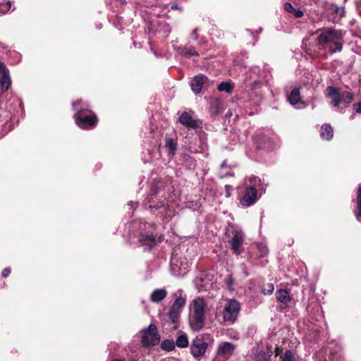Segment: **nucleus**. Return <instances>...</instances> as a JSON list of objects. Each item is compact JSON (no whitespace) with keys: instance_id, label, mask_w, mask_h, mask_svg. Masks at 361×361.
I'll list each match as a JSON object with an SVG mask.
<instances>
[{"instance_id":"obj_1","label":"nucleus","mask_w":361,"mask_h":361,"mask_svg":"<svg viewBox=\"0 0 361 361\" xmlns=\"http://www.w3.org/2000/svg\"><path fill=\"white\" fill-rule=\"evenodd\" d=\"M263 186L259 178L250 176L245 178L243 183L238 188V200L244 207L255 204L262 193Z\"/></svg>"},{"instance_id":"obj_34","label":"nucleus","mask_w":361,"mask_h":361,"mask_svg":"<svg viewBox=\"0 0 361 361\" xmlns=\"http://www.w3.org/2000/svg\"><path fill=\"white\" fill-rule=\"evenodd\" d=\"M353 99V94L349 92H344L341 94V100L347 104H350Z\"/></svg>"},{"instance_id":"obj_3","label":"nucleus","mask_w":361,"mask_h":361,"mask_svg":"<svg viewBox=\"0 0 361 361\" xmlns=\"http://www.w3.org/2000/svg\"><path fill=\"white\" fill-rule=\"evenodd\" d=\"M222 310L218 309L219 314L222 315L223 322L225 324H233L238 319L240 304L235 299H226Z\"/></svg>"},{"instance_id":"obj_2","label":"nucleus","mask_w":361,"mask_h":361,"mask_svg":"<svg viewBox=\"0 0 361 361\" xmlns=\"http://www.w3.org/2000/svg\"><path fill=\"white\" fill-rule=\"evenodd\" d=\"M206 307V302L202 298L197 297L191 302L190 325L193 330L198 331L204 327Z\"/></svg>"},{"instance_id":"obj_8","label":"nucleus","mask_w":361,"mask_h":361,"mask_svg":"<svg viewBox=\"0 0 361 361\" xmlns=\"http://www.w3.org/2000/svg\"><path fill=\"white\" fill-rule=\"evenodd\" d=\"M208 348V343L202 336H196L191 343L190 353L192 356L199 359L204 356Z\"/></svg>"},{"instance_id":"obj_33","label":"nucleus","mask_w":361,"mask_h":361,"mask_svg":"<svg viewBox=\"0 0 361 361\" xmlns=\"http://www.w3.org/2000/svg\"><path fill=\"white\" fill-rule=\"evenodd\" d=\"M343 39H337L336 42H334L333 44H334V47H331L329 48V51L331 54L341 51L343 48Z\"/></svg>"},{"instance_id":"obj_12","label":"nucleus","mask_w":361,"mask_h":361,"mask_svg":"<svg viewBox=\"0 0 361 361\" xmlns=\"http://www.w3.org/2000/svg\"><path fill=\"white\" fill-rule=\"evenodd\" d=\"M159 193L158 189L154 190L152 188L151 192L148 195L147 197L144 200L145 206L148 205L149 209L154 208L156 209L163 208L165 209V204L161 203H157L155 201V196Z\"/></svg>"},{"instance_id":"obj_32","label":"nucleus","mask_w":361,"mask_h":361,"mask_svg":"<svg viewBox=\"0 0 361 361\" xmlns=\"http://www.w3.org/2000/svg\"><path fill=\"white\" fill-rule=\"evenodd\" d=\"M12 7V2L11 1H0V12L1 13H6Z\"/></svg>"},{"instance_id":"obj_49","label":"nucleus","mask_w":361,"mask_h":361,"mask_svg":"<svg viewBox=\"0 0 361 361\" xmlns=\"http://www.w3.org/2000/svg\"><path fill=\"white\" fill-rule=\"evenodd\" d=\"M226 188H227V190H229V186L228 185H226Z\"/></svg>"},{"instance_id":"obj_20","label":"nucleus","mask_w":361,"mask_h":361,"mask_svg":"<svg viewBox=\"0 0 361 361\" xmlns=\"http://www.w3.org/2000/svg\"><path fill=\"white\" fill-rule=\"evenodd\" d=\"M320 136L322 139L330 140L334 136V131L330 125L324 124L321 127Z\"/></svg>"},{"instance_id":"obj_6","label":"nucleus","mask_w":361,"mask_h":361,"mask_svg":"<svg viewBox=\"0 0 361 361\" xmlns=\"http://www.w3.org/2000/svg\"><path fill=\"white\" fill-rule=\"evenodd\" d=\"M245 240V235L243 231L237 227H233L228 243L233 254L238 255L243 252V244Z\"/></svg>"},{"instance_id":"obj_18","label":"nucleus","mask_w":361,"mask_h":361,"mask_svg":"<svg viewBox=\"0 0 361 361\" xmlns=\"http://www.w3.org/2000/svg\"><path fill=\"white\" fill-rule=\"evenodd\" d=\"M167 294L165 288L155 289L150 295V300L154 303H159L166 298Z\"/></svg>"},{"instance_id":"obj_19","label":"nucleus","mask_w":361,"mask_h":361,"mask_svg":"<svg viewBox=\"0 0 361 361\" xmlns=\"http://www.w3.org/2000/svg\"><path fill=\"white\" fill-rule=\"evenodd\" d=\"M73 107L74 111H75V114H85L87 111H89L88 104L82 101L81 99L77 100L76 102H73Z\"/></svg>"},{"instance_id":"obj_23","label":"nucleus","mask_w":361,"mask_h":361,"mask_svg":"<svg viewBox=\"0 0 361 361\" xmlns=\"http://www.w3.org/2000/svg\"><path fill=\"white\" fill-rule=\"evenodd\" d=\"M356 202L357 207L354 213L357 221L361 222V184L357 188Z\"/></svg>"},{"instance_id":"obj_47","label":"nucleus","mask_w":361,"mask_h":361,"mask_svg":"<svg viewBox=\"0 0 361 361\" xmlns=\"http://www.w3.org/2000/svg\"><path fill=\"white\" fill-rule=\"evenodd\" d=\"M122 4H126V1L125 0H121Z\"/></svg>"},{"instance_id":"obj_10","label":"nucleus","mask_w":361,"mask_h":361,"mask_svg":"<svg viewBox=\"0 0 361 361\" xmlns=\"http://www.w3.org/2000/svg\"><path fill=\"white\" fill-rule=\"evenodd\" d=\"M235 345L231 342H221L218 345L216 357L225 361L228 360L235 350Z\"/></svg>"},{"instance_id":"obj_40","label":"nucleus","mask_w":361,"mask_h":361,"mask_svg":"<svg viewBox=\"0 0 361 361\" xmlns=\"http://www.w3.org/2000/svg\"><path fill=\"white\" fill-rule=\"evenodd\" d=\"M197 29H195L192 33L190 34V38L192 39L193 40H197Z\"/></svg>"},{"instance_id":"obj_11","label":"nucleus","mask_w":361,"mask_h":361,"mask_svg":"<svg viewBox=\"0 0 361 361\" xmlns=\"http://www.w3.org/2000/svg\"><path fill=\"white\" fill-rule=\"evenodd\" d=\"M179 122L188 128L195 129L200 126L199 121L195 119L188 112H183L179 116Z\"/></svg>"},{"instance_id":"obj_16","label":"nucleus","mask_w":361,"mask_h":361,"mask_svg":"<svg viewBox=\"0 0 361 361\" xmlns=\"http://www.w3.org/2000/svg\"><path fill=\"white\" fill-rule=\"evenodd\" d=\"M328 97L331 99V104L333 106H337L341 101V94L338 88L334 87H328Z\"/></svg>"},{"instance_id":"obj_48","label":"nucleus","mask_w":361,"mask_h":361,"mask_svg":"<svg viewBox=\"0 0 361 361\" xmlns=\"http://www.w3.org/2000/svg\"><path fill=\"white\" fill-rule=\"evenodd\" d=\"M113 361H123V360H122L116 359V360H114Z\"/></svg>"},{"instance_id":"obj_22","label":"nucleus","mask_w":361,"mask_h":361,"mask_svg":"<svg viewBox=\"0 0 361 361\" xmlns=\"http://www.w3.org/2000/svg\"><path fill=\"white\" fill-rule=\"evenodd\" d=\"M176 50L178 54L185 56V57H190L192 56H197L198 53L195 50V47H178Z\"/></svg>"},{"instance_id":"obj_35","label":"nucleus","mask_w":361,"mask_h":361,"mask_svg":"<svg viewBox=\"0 0 361 361\" xmlns=\"http://www.w3.org/2000/svg\"><path fill=\"white\" fill-rule=\"evenodd\" d=\"M281 361H293L294 355L291 350H286L284 355L281 357Z\"/></svg>"},{"instance_id":"obj_15","label":"nucleus","mask_w":361,"mask_h":361,"mask_svg":"<svg viewBox=\"0 0 361 361\" xmlns=\"http://www.w3.org/2000/svg\"><path fill=\"white\" fill-rule=\"evenodd\" d=\"M173 296L174 302L172 306L183 310L186 303V295L183 293L182 290L179 289L173 294Z\"/></svg>"},{"instance_id":"obj_31","label":"nucleus","mask_w":361,"mask_h":361,"mask_svg":"<svg viewBox=\"0 0 361 361\" xmlns=\"http://www.w3.org/2000/svg\"><path fill=\"white\" fill-rule=\"evenodd\" d=\"M157 30L167 35L171 32V28L166 22L159 21L158 23Z\"/></svg>"},{"instance_id":"obj_24","label":"nucleus","mask_w":361,"mask_h":361,"mask_svg":"<svg viewBox=\"0 0 361 361\" xmlns=\"http://www.w3.org/2000/svg\"><path fill=\"white\" fill-rule=\"evenodd\" d=\"M188 345L189 341L187 334L183 332L180 333L175 341V345L180 348H185Z\"/></svg>"},{"instance_id":"obj_29","label":"nucleus","mask_w":361,"mask_h":361,"mask_svg":"<svg viewBox=\"0 0 361 361\" xmlns=\"http://www.w3.org/2000/svg\"><path fill=\"white\" fill-rule=\"evenodd\" d=\"M175 347V341L173 339H165L161 343V348L166 351H171Z\"/></svg>"},{"instance_id":"obj_30","label":"nucleus","mask_w":361,"mask_h":361,"mask_svg":"<svg viewBox=\"0 0 361 361\" xmlns=\"http://www.w3.org/2000/svg\"><path fill=\"white\" fill-rule=\"evenodd\" d=\"M233 86L229 81L221 82L218 86V90L219 92H225L227 93L232 92Z\"/></svg>"},{"instance_id":"obj_25","label":"nucleus","mask_w":361,"mask_h":361,"mask_svg":"<svg viewBox=\"0 0 361 361\" xmlns=\"http://www.w3.org/2000/svg\"><path fill=\"white\" fill-rule=\"evenodd\" d=\"M11 81L8 75V72H4L0 78V86L3 92L8 90L11 85Z\"/></svg>"},{"instance_id":"obj_41","label":"nucleus","mask_w":361,"mask_h":361,"mask_svg":"<svg viewBox=\"0 0 361 361\" xmlns=\"http://www.w3.org/2000/svg\"><path fill=\"white\" fill-rule=\"evenodd\" d=\"M11 273V269L9 268H5L2 271L3 277H7Z\"/></svg>"},{"instance_id":"obj_9","label":"nucleus","mask_w":361,"mask_h":361,"mask_svg":"<svg viewBox=\"0 0 361 361\" xmlns=\"http://www.w3.org/2000/svg\"><path fill=\"white\" fill-rule=\"evenodd\" d=\"M75 123L78 127L83 129L94 127L97 121L94 114H78L74 115Z\"/></svg>"},{"instance_id":"obj_7","label":"nucleus","mask_w":361,"mask_h":361,"mask_svg":"<svg viewBox=\"0 0 361 361\" xmlns=\"http://www.w3.org/2000/svg\"><path fill=\"white\" fill-rule=\"evenodd\" d=\"M190 265L185 258L173 256L171 259V272L176 276H184Z\"/></svg>"},{"instance_id":"obj_45","label":"nucleus","mask_w":361,"mask_h":361,"mask_svg":"<svg viewBox=\"0 0 361 361\" xmlns=\"http://www.w3.org/2000/svg\"><path fill=\"white\" fill-rule=\"evenodd\" d=\"M226 176H227V174H226V173H224V174H221V175H219V176H220L221 178H224V177H226Z\"/></svg>"},{"instance_id":"obj_44","label":"nucleus","mask_w":361,"mask_h":361,"mask_svg":"<svg viewBox=\"0 0 361 361\" xmlns=\"http://www.w3.org/2000/svg\"><path fill=\"white\" fill-rule=\"evenodd\" d=\"M226 161H224L221 164V168H224V167H226Z\"/></svg>"},{"instance_id":"obj_28","label":"nucleus","mask_w":361,"mask_h":361,"mask_svg":"<svg viewBox=\"0 0 361 361\" xmlns=\"http://www.w3.org/2000/svg\"><path fill=\"white\" fill-rule=\"evenodd\" d=\"M182 310L178 309L171 305L169 312V318L173 322L175 323L180 317V314Z\"/></svg>"},{"instance_id":"obj_13","label":"nucleus","mask_w":361,"mask_h":361,"mask_svg":"<svg viewBox=\"0 0 361 361\" xmlns=\"http://www.w3.org/2000/svg\"><path fill=\"white\" fill-rule=\"evenodd\" d=\"M290 104L297 109H302L305 106V103L301 100L299 88H294L288 96Z\"/></svg>"},{"instance_id":"obj_42","label":"nucleus","mask_w":361,"mask_h":361,"mask_svg":"<svg viewBox=\"0 0 361 361\" xmlns=\"http://www.w3.org/2000/svg\"><path fill=\"white\" fill-rule=\"evenodd\" d=\"M2 72L4 74V72H8V70L5 68V66L3 63L0 62V73Z\"/></svg>"},{"instance_id":"obj_26","label":"nucleus","mask_w":361,"mask_h":361,"mask_svg":"<svg viewBox=\"0 0 361 361\" xmlns=\"http://www.w3.org/2000/svg\"><path fill=\"white\" fill-rule=\"evenodd\" d=\"M276 297L279 301L281 302L283 304H288L290 300V298L288 293L283 289L277 290L276 292Z\"/></svg>"},{"instance_id":"obj_50","label":"nucleus","mask_w":361,"mask_h":361,"mask_svg":"<svg viewBox=\"0 0 361 361\" xmlns=\"http://www.w3.org/2000/svg\"><path fill=\"white\" fill-rule=\"evenodd\" d=\"M226 188H227V190H229V186L228 185H226Z\"/></svg>"},{"instance_id":"obj_43","label":"nucleus","mask_w":361,"mask_h":361,"mask_svg":"<svg viewBox=\"0 0 361 361\" xmlns=\"http://www.w3.org/2000/svg\"><path fill=\"white\" fill-rule=\"evenodd\" d=\"M228 335H229V336H230L231 338H234V339L238 340V339L239 338V335H238V333H236V332H234V334H233V335L231 334V333H228Z\"/></svg>"},{"instance_id":"obj_4","label":"nucleus","mask_w":361,"mask_h":361,"mask_svg":"<svg viewBox=\"0 0 361 361\" xmlns=\"http://www.w3.org/2000/svg\"><path fill=\"white\" fill-rule=\"evenodd\" d=\"M344 33L339 30L327 28L323 30L317 38V44L319 47L328 43H334L337 39H343Z\"/></svg>"},{"instance_id":"obj_37","label":"nucleus","mask_w":361,"mask_h":361,"mask_svg":"<svg viewBox=\"0 0 361 361\" xmlns=\"http://www.w3.org/2000/svg\"><path fill=\"white\" fill-rule=\"evenodd\" d=\"M332 11L334 13L341 16H344V13H345V9L343 7H339L336 5H333L332 6Z\"/></svg>"},{"instance_id":"obj_5","label":"nucleus","mask_w":361,"mask_h":361,"mask_svg":"<svg viewBox=\"0 0 361 361\" xmlns=\"http://www.w3.org/2000/svg\"><path fill=\"white\" fill-rule=\"evenodd\" d=\"M141 334V342L145 347L156 345L160 341L157 328L154 324H150L148 328L143 329Z\"/></svg>"},{"instance_id":"obj_38","label":"nucleus","mask_w":361,"mask_h":361,"mask_svg":"<svg viewBox=\"0 0 361 361\" xmlns=\"http://www.w3.org/2000/svg\"><path fill=\"white\" fill-rule=\"evenodd\" d=\"M267 290H266L265 288L264 289V293H266V291H267V293H271L273 291H274V284L272 283H268L267 285Z\"/></svg>"},{"instance_id":"obj_14","label":"nucleus","mask_w":361,"mask_h":361,"mask_svg":"<svg viewBox=\"0 0 361 361\" xmlns=\"http://www.w3.org/2000/svg\"><path fill=\"white\" fill-rule=\"evenodd\" d=\"M138 243L140 246L146 247V248L151 249L154 247L157 241L153 236L152 233L142 234L138 238Z\"/></svg>"},{"instance_id":"obj_36","label":"nucleus","mask_w":361,"mask_h":361,"mask_svg":"<svg viewBox=\"0 0 361 361\" xmlns=\"http://www.w3.org/2000/svg\"><path fill=\"white\" fill-rule=\"evenodd\" d=\"M257 248L259 252V256L261 257H263L266 256L268 253V249L267 247L264 244H259L257 245Z\"/></svg>"},{"instance_id":"obj_46","label":"nucleus","mask_w":361,"mask_h":361,"mask_svg":"<svg viewBox=\"0 0 361 361\" xmlns=\"http://www.w3.org/2000/svg\"><path fill=\"white\" fill-rule=\"evenodd\" d=\"M133 204V202L130 201L128 203V205L130 207H132Z\"/></svg>"},{"instance_id":"obj_27","label":"nucleus","mask_w":361,"mask_h":361,"mask_svg":"<svg viewBox=\"0 0 361 361\" xmlns=\"http://www.w3.org/2000/svg\"><path fill=\"white\" fill-rule=\"evenodd\" d=\"M284 8L288 13H292L294 17L297 18L303 16V12L300 10L295 9L290 3H286Z\"/></svg>"},{"instance_id":"obj_21","label":"nucleus","mask_w":361,"mask_h":361,"mask_svg":"<svg viewBox=\"0 0 361 361\" xmlns=\"http://www.w3.org/2000/svg\"><path fill=\"white\" fill-rule=\"evenodd\" d=\"M177 140L172 137L166 138V147L168 149V154L173 157L177 150Z\"/></svg>"},{"instance_id":"obj_39","label":"nucleus","mask_w":361,"mask_h":361,"mask_svg":"<svg viewBox=\"0 0 361 361\" xmlns=\"http://www.w3.org/2000/svg\"><path fill=\"white\" fill-rule=\"evenodd\" d=\"M353 109L357 113L361 114V102L354 104Z\"/></svg>"},{"instance_id":"obj_17","label":"nucleus","mask_w":361,"mask_h":361,"mask_svg":"<svg viewBox=\"0 0 361 361\" xmlns=\"http://www.w3.org/2000/svg\"><path fill=\"white\" fill-rule=\"evenodd\" d=\"M205 78V76L203 75H198L192 79L190 82V87L193 92L198 94L201 92Z\"/></svg>"}]
</instances>
